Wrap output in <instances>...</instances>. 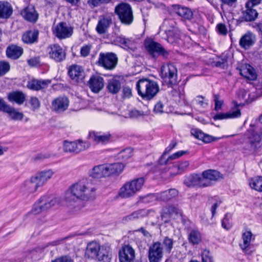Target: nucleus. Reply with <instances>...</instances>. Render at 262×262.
Listing matches in <instances>:
<instances>
[{
  "instance_id": "obj_1",
  "label": "nucleus",
  "mask_w": 262,
  "mask_h": 262,
  "mask_svg": "<svg viewBox=\"0 0 262 262\" xmlns=\"http://www.w3.org/2000/svg\"><path fill=\"white\" fill-rule=\"evenodd\" d=\"M96 189L86 179H82L71 185L64 193V200L69 205L81 201H89L95 197Z\"/></svg>"
},
{
  "instance_id": "obj_2",
  "label": "nucleus",
  "mask_w": 262,
  "mask_h": 262,
  "mask_svg": "<svg viewBox=\"0 0 262 262\" xmlns=\"http://www.w3.org/2000/svg\"><path fill=\"white\" fill-rule=\"evenodd\" d=\"M85 256L102 262H110L112 258L111 249L109 246H101L96 242H91L87 245Z\"/></svg>"
},
{
  "instance_id": "obj_3",
  "label": "nucleus",
  "mask_w": 262,
  "mask_h": 262,
  "mask_svg": "<svg viewBox=\"0 0 262 262\" xmlns=\"http://www.w3.org/2000/svg\"><path fill=\"white\" fill-rule=\"evenodd\" d=\"M145 180L143 178L135 179L126 182L120 188L118 195L122 199L133 197L142 189Z\"/></svg>"
},
{
  "instance_id": "obj_4",
  "label": "nucleus",
  "mask_w": 262,
  "mask_h": 262,
  "mask_svg": "<svg viewBox=\"0 0 262 262\" xmlns=\"http://www.w3.org/2000/svg\"><path fill=\"white\" fill-rule=\"evenodd\" d=\"M160 76L168 86L175 85L178 82L177 68L172 63H164L161 67Z\"/></svg>"
},
{
  "instance_id": "obj_5",
  "label": "nucleus",
  "mask_w": 262,
  "mask_h": 262,
  "mask_svg": "<svg viewBox=\"0 0 262 262\" xmlns=\"http://www.w3.org/2000/svg\"><path fill=\"white\" fill-rule=\"evenodd\" d=\"M115 12L122 24L129 25L133 21V11L129 4L122 3L118 5L115 7Z\"/></svg>"
},
{
  "instance_id": "obj_6",
  "label": "nucleus",
  "mask_w": 262,
  "mask_h": 262,
  "mask_svg": "<svg viewBox=\"0 0 262 262\" xmlns=\"http://www.w3.org/2000/svg\"><path fill=\"white\" fill-rule=\"evenodd\" d=\"M118 63V57L114 53H100L99 55L98 60L96 62L99 66H101L106 70H112L117 66Z\"/></svg>"
},
{
  "instance_id": "obj_7",
  "label": "nucleus",
  "mask_w": 262,
  "mask_h": 262,
  "mask_svg": "<svg viewBox=\"0 0 262 262\" xmlns=\"http://www.w3.org/2000/svg\"><path fill=\"white\" fill-rule=\"evenodd\" d=\"M242 239L243 243L239 244L240 248L245 254L251 255L254 251V248L251 242L254 240L255 236L250 230H245L243 232Z\"/></svg>"
},
{
  "instance_id": "obj_8",
  "label": "nucleus",
  "mask_w": 262,
  "mask_h": 262,
  "mask_svg": "<svg viewBox=\"0 0 262 262\" xmlns=\"http://www.w3.org/2000/svg\"><path fill=\"white\" fill-rule=\"evenodd\" d=\"M170 51L165 49L159 43L148 38V55L153 58L162 56L164 58H168Z\"/></svg>"
},
{
  "instance_id": "obj_9",
  "label": "nucleus",
  "mask_w": 262,
  "mask_h": 262,
  "mask_svg": "<svg viewBox=\"0 0 262 262\" xmlns=\"http://www.w3.org/2000/svg\"><path fill=\"white\" fill-rule=\"evenodd\" d=\"M53 33L59 39H66L71 37L73 33V29L65 22L58 24L53 29Z\"/></svg>"
},
{
  "instance_id": "obj_10",
  "label": "nucleus",
  "mask_w": 262,
  "mask_h": 262,
  "mask_svg": "<svg viewBox=\"0 0 262 262\" xmlns=\"http://www.w3.org/2000/svg\"><path fill=\"white\" fill-rule=\"evenodd\" d=\"M47 51L49 57L56 62H61L66 58L65 51L58 45H51Z\"/></svg>"
},
{
  "instance_id": "obj_11",
  "label": "nucleus",
  "mask_w": 262,
  "mask_h": 262,
  "mask_svg": "<svg viewBox=\"0 0 262 262\" xmlns=\"http://www.w3.org/2000/svg\"><path fill=\"white\" fill-rule=\"evenodd\" d=\"M259 3V0H250L246 3L247 10L243 12V18L245 20L253 21L257 18L258 13L254 7Z\"/></svg>"
},
{
  "instance_id": "obj_12",
  "label": "nucleus",
  "mask_w": 262,
  "mask_h": 262,
  "mask_svg": "<svg viewBox=\"0 0 262 262\" xmlns=\"http://www.w3.org/2000/svg\"><path fill=\"white\" fill-rule=\"evenodd\" d=\"M206 180L198 174H191L185 178L184 184L188 187H205L207 186Z\"/></svg>"
},
{
  "instance_id": "obj_13",
  "label": "nucleus",
  "mask_w": 262,
  "mask_h": 262,
  "mask_svg": "<svg viewBox=\"0 0 262 262\" xmlns=\"http://www.w3.org/2000/svg\"><path fill=\"white\" fill-rule=\"evenodd\" d=\"M135 258V252L129 245H124L119 251L120 262H134Z\"/></svg>"
},
{
  "instance_id": "obj_14",
  "label": "nucleus",
  "mask_w": 262,
  "mask_h": 262,
  "mask_svg": "<svg viewBox=\"0 0 262 262\" xmlns=\"http://www.w3.org/2000/svg\"><path fill=\"white\" fill-rule=\"evenodd\" d=\"M0 110L8 113L10 118L13 120L20 121L24 116L22 113L7 104L2 98L0 100Z\"/></svg>"
},
{
  "instance_id": "obj_15",
  "label": "nucleus",
  "mask_w": 262,
  "mask_h": 262,
  "mask_svg": "<svg viewBox=\"0 0 262 262\" xmlns=\"http://www.w3.org/2000/svg\"><path fill=\"white\" fill-rule=\"evenodd\" d=\"M162 255V248L160 243H155L150 247L148 251V259L150 262H160Z\"/></svg>"
},
{
  "instance_id": "obj_16",
  "label": "nucleus",
  "mask_w": 262,
  "mask_h": 262,
  "mask_svg": "<svg viewBox=\"0 0 262 262\" xmlns=\"http://www.w3.org/2000/svg\"><path fill=\"white\" fill-rule=\"evenodd\" d=\"M69 105V100L67 97L60 96L54 99L52 102V108L57 113L66 111Z\"/></svg>"
},
{
  "instance_id": "obj_17",
  "label": "nucleus",
  "mask_w": 262,
  "mask_h": 262,
  "mask_svg": "<svg viewBox=\"0 0 262 262\" xmlns=\"http://www.w3.org/2000/svg\"><path fill=\"white\" fill-rule=\"evenodd\" d=\"M54 174V172L52 169H47L39 171L33 177L37 185L40 187L43 186Z\"/></svg>"
},
{
  "instance_id": "obj_18",
  "label": "nucleus",
  "mask_w": 262,
  "mask_h": 262,
  "mask_svg": "<svg viewBox=\"0 0 262 262\" xmlns=\"http://www.w3.org/2000/svg\"><path fill=\"white\" fill-rule=\"evenodd\" d=\"M20 14L26 20L34 23L38 18V13L34 6L29 5L24 8L21 11Z\"/></svg>"
},
{
  "instance_id": "obj_19",
  "label": "nucleus",
  "mask_w": 262,
  "mask_h": 262,
  "mask_svg": "<svg viewBox=\"0 0 262 262\" xmlns=\"http://www.w3.org/2000/svg\"><path fill=\"white\" fill-rule=\"evenodd\" d=\"M173 12L180 16L184 20H190L193 18V13L189 8L179 5H174L172 6Z\"/></svg>"
},
{
  "instance_id": "obj_20",
  "label": "nucleus",
  "mask_w": 262,
  "mask_h": 262,
  "mask_svg": "<svg viewBox=\"0 0 262 262\" xmlns=\"http://www.w3.org/2000/svg\"><path fill=\"white\" fill-rule=\"evenodd\" d=\"M39 187L32 176L30 179L27 180L23 183L20 186V191L24 194L29 195L34 193Z\"/></svg>"
},
{
  "instance_id": "obj_21",
  "label": "nucleus",
  "mask_w": 262,
  "mask_h": 262,
  "mask_svg": "<svg viewBox=\"0 0 262 262\" xmlns=\"http://www.w3.org/2000/svg\"><path fill=\"white\" fill-rule=\"evenodd\" d=\"M89 85L93 92L98 93L104 87V79L101 76H93L89 81Z\"/></svg>"
},
{
  "instance_id": "obj_22",
  "label": "nucleus",
  "mask_w": 262,
  "mask_h": 262,
  "mask_svg": "<svg viewBox=\"0 0 262 262\" xmlns=\"http://www.w3.org/2000/svg\"><path fill=\"white\" fill-rule=\"evenodd\" d=\"M68 74L70 78L75 81H79L84 78V71L79 65L73 64L68 70Z\"/></svg>"
},
{
  "instance_id": "obj_23",
  "label": "nucleus",
  "mask_w": 262,
  "mask_h": 262,
  "mask_svg": "<svg viewBox=\"0 0 262 262\" xmlns=\"http://www.w3.org/2000/svg\"><path fill=\"white\" fill-rule=\"evenodd\" d=\"M256 40L255 35L250 32H248L241 38L239 40V46L241 48L247 50L252 46Z\"/></svg>"
},
{
  "instance_id": "obj_24",
  "label": "nucleus",
  "mask_w": 262,
  "mask_h": 262,
  "mask_svg": "<svg viewBox=\"0 0 262 262\" xmlns=\"http://www.w3.org/2000/svg\"><path fill=\"white\" fill-rule=\"evenodd\" d=\"M39 31L37 29L26 31L21 36L23 42L26 44H33L38 41Z\"/></svg>"
},
{
  "instance_id": "obj_25",
  "label": "nucleus",
  "mask_w": 262,
  "mask_h": 262,
  "mask_svg": "<svg viewBox=\"0 0 262 262\" xmlns=\"http://www.w3.org/2000/svg\"><path fill=\"white\" fill-rule=\"evenodd\" d=\"M241 75L249 80H255L257 77L255 70L250 64L243 65L240 69Z\"/></svg>"
},
{
  "instance_id": "obj_26",
  "label": "nucleus",
  "mask_w": 262,
  "mask_h": 262,
  "mask_svg": "<svg viewBox=\"0 0 262 262\" xmlns=\"http://www.w3.org/2000/svg\"><path fill=\"white\" fill-rule=\"evenodd\" d=\"M24 52L23 49L19 46L14 45L9 46L6 51V56L8 58L12 59H17L19 58Z\"/></svg>"
},
{
  "instance_id": "obj_27",
  "label": "nucleus",
  "mask_w": 262,
  "mask_h": 262,
  "mask_svg": "<svg viewBox=\"0 0 262 262\" xmlns=\"http://www.w3.org/2000/svg\"><path fill=\"white\" fill-rule=\"evenodd\" d=\"M249 143L253 151L260 148L262 146V132L252 133L249 137Z\"/></svg>"
},
{
  "instance_id": "obj_28",
  "label": "nucleus",
  "mask_w": 262,
  "mask_h": 262,
  "mask_svg": "<svg viewBox=\"0 0 262 262\" xmlns=\"http://www.w3.org/2000/svg\"><path fill=\"white\" fill-rule=\"evenodd\" d=\"M50 83V80L32 79L28 82L27 87L30 90L39 91L47 88Z\"/></svg>"
},
{
  "instance_id": "obj_29",
  "label": "nucleus",
  "mask_w": 262,
  "mask_h": 262,
  "mask_svg": "<svg viewBox=\"0 0 262 262\" xmlns=\"http://www.w3.org/2000/svg\"><path fill=\"white\" fill-rule=\"evenodd\" d=\"M112 23V18L110 16H104L98 21L96 30L99 34L106 32Z\"/></svg>"
},
{
  "instance_id": "obj_30",
  "label": "nucleus",
  "mask_w": 262,
  "mask_h": 262,
  "mask_svg": "<svg viewBox=\"0 0 262 262\" xmlns=\"http://www.w3.org/2000/svg\"><path fill=\"white\" fill-rule=\"evenodd\" d=\"M89 137L97 144H105L110 140L111 135L102 134L99 132H91L89 133Z\"/></svg>"
},
{
  "instance_id": "obj_31",
  "label": "nucleus",
  "mask_w": 262,
  "mask_h": 262,
  "mask_svg": "<svg viewBox=\"0 0 262 262\" xmlns=\"http://www.w3.org/2000/svg\"><path fill=\"white\" fill-rule=\"evenodd\" d=\"M39 203L42 204L46 211L59 202V199L53 195L42 196L39 199Z\"/></svg>"
},
{
  "instance_id": "obj_32",
  "label": "nucleus",
  "mask_w": 262,
  "mask_h": 262,
  "mask_svg": "<svg viewBox=\"0 0 262 262\" xmlns=\"http://www.w3.org/2000/svg\"><path fill=\"white\" fill-rule=\"evenodd\" d=\"M89 175L90 177L95 179L107 177L105 165L102 164L95 166L89 171Z\"/></svg>"
},
{
  "instance_id": "obj_33",
  "label": "nucleus",
  "mask_w": 262,
  "mask_h": 262,
  "mask_svg": "<svg viewBox=\"0 0 262 262\" xmlns=\"http://www.w3.org/2000/svg\"><path fill=\"white\" fill-rule=\"evenodd\" d=\"M105 165L107 176L112 174H119L123 171L124 168V165L121 163H115Z\"/></svg>"
},
{
  "instance_id": "obj_34",
  "label": "nucleus",
  "mask_w": 262,
  "mask_h": 262,
  "mask_svg": "<svg viewBox=\"0 0 262 262\" xmlns=\"http://www.w3.org/2000/svg\"><path fill=\"white\" fill-rule=\"evenodd\" d=\"M13 9L11 4L6 1H0V18H8L12 14Z\"/></svg>"
},
{
  "instance_id": "obj_35",
  "label": "nucleus",
  "mask_w": 262,
  "mask_h": 262,
  "mask_svg": "<svg viewBox=\"0 0 262 262\" xmlns=\"http://www.w3.org/2000/svg\"><path fill=\"white\" fill-rule=\"evenodd\" d=\"M8 99L10 102H14L21 105L26 100V95L21 91H14L8 94Z\"/></svg>"
},
{
  "instance_id": "obj_36",
  "label": "nucleus",
  "mask_w": 262,
  "mask_h": 262,
  "mask_svg": "<svg viewBox=\"0 0 262 262\" xmlns=\"http://www.w3.org/2000/svg\"><path fill=\"white\" fill-rule=\"evenodd\" d=\"M191 134L195 138L205 143H210L214 140V138L212 136L204 133L202 130L199 129H192L191 130Z\"/></svg>"
},
{
  "instance_id": "obj_37",
  "label": "nucleus",
  "mask_w": 262,
  "mask_h": 262,
  "mask_svg": "<svg viewBox=\"0 0 262 262\" xmlns=\"http://www.w3.org/2000/svg\"><path fill=\"white\" fill-rule=\"evenodd\" d=\"M121 82L116 78H112L108 80L106 89L107 91L112 94H117L121 89Z\"/></svg>"
},
{
  "instance_id": "obj_38",
  "label": "nucleus",
  "mask_w": 262,
  "mask_h": 262,
  "mask_svg": "<svg viewBox=\"0 0 262 262\" xmlns=\"http://www.w3.org/2000/svg\"><path fill=\"white\" fill-rule=\"evenodd\" d=\"M138 94L143 99L147 98V78L140 79L136 85Z\"/></svg>"
},
{
  "instance_id": "obj_39",
  "label": "nucleus",
  "mask_w": 262,
  "mask_h": 262,
  "mask_svg": "<svg viewBox=\"0 0 262 262\" xmlns=\"http://www.w3.org/2000/svg\"><path fill=\"white\" fill-rule=\"evenodd\" d=\"M221 177L220 173L215 170H207L203 172L202 178L206 180L207 186L210 185V182L208 180L216 181Z\"/></svg>"
},
{
  "instance_id": "obj_40",
  "label": "nucleus",
  "mask_w": 262,
  "mask_h": 262,
  "mask_svg": "<svg viewBox=\"0 0 262 262\" xmlns=\"http://www.w3.org/2000/svg\"><path fill=\"white\" fill-rule=\"evenodd\" d=\"M241 115V112L237 109L226 113H219L213 117L214 120L227 119L229 118H235L240 117Z\"/></svg>"
},
{
  "instance_id": "obj_41",
  "label": "nucleus",
  "mask_w": 262,
  "mask_h": 262,
  "mask_svg": "<svg viewBox=\"0 0 262 262\" xmlns=\"http://www.w3.org/2000/svg\"><path fill=\"white\" fill-rule=\"evenodd\" d=\"M167 33V40L168 42L173 43L179 39L180 37V31L177 28H172L171 30L165 31Z\"/></svg>"
},
{
  "instance_id": "obj_42",
  "label": "nucleus",
  "mask_w": 262,
  "mask_h": 262,
  "mask_svg": "<svg viewBox=\"0 0 262 262\" xmlns=\"http://www.w3.org/2000/svg\"><path fill=\"white\" fill-rule=\"evenodd\" d=\"M189 242L193 245H198L202 241V235L198 230H192L188 235Z\"/></svg>"
},
{
  "instance_id": "obj_43",
  "label": "nucleus",
  "mask_w": 262,
  "mask_h": 262,
  "mask_svg": "<svg viewBox=\"0 0 262 262\" xmlns=\"http://www.w3.org/2000/svg\"><path fill=\"white\" fill-rule=\"evenodd\" d=\"M160 89L158 83L148 79V100L152 99L159 92Z\"/></svg>"
},
{
  "instance_id": "obj_44",
  "label": "nucleus",
  "mask_w": 262,
  "mask_h": 262,
  "mask_svg": "<svg viewBox=\"0 0 262 262\" xmlns=\"http://www.w3.org/2000/svg\"><path fill=\"white\" fill-rule=\"evenodd\" d=\"M250 187L258 191H262V177H257L249 180Z\"/></svg>"
},
{
  "instance_id": "obj_45",
  "label": "nucleus",
  "mask_w": 262,
  "mask_h": 262,
  "mask_svg": "<svg viewBox=\"0 0 262 262\" xmlns=\"http://www.w3.org/2000/svg\"><path fill=\"white\" fill-rule=\"evenodd\" d=\"M178 194V191L176 189H170L160 193V199L163 201H167L176 197Z\"/></svg>"
},
{
  "instance_id": "obj_46",
  "label": "nucleus",
  "mask_w": 262,
  "mask_h": 262,
  "mask_svg": "<svg viewBox=\"0 0 262 262\" xmlns=\"http://www.w3.org/2000/svg\"><path fill=\"white\" fill-rule=\"evenodd\" d=\"M170 95L175 99V100H183L185 101V96L183 87H179L178 89H173L170 92Z\"/></svg>"
},
{
  "instance_id": "obj_47",
  "label": "nucleus",
  "mask_w": 262,
  "mask_h": 262,
  "mask_svg": "<svg viewBox=\"0 0 262 262\" xmlns=\"http://www.w3.org/2000/svg\"><path fill=\"white\" fill-rule=\"evenodd\" d=\"M115 41L122 45L125 49L131 48L133 44V41L122 36L116 37Z\"/></svg>"
},
{
  "instance_id": "obj_48",
  "label": "nucleus",
  "mask_w": 262,
  "mask_h": 262,
  "mask_svg": "<svg viewBox=\"0 0 262 262\" xmlns=\"http://www.w3.org/2000/svg\"><path fill=\"white\" fill-rule=\"evenodd\" d=\"M189 164V162L187 161L179 162L177 164H174L172 166V168L177 169V171L176 172H173V175L175 176L177 174H180L184 172L188 167Z\"/></svg>"
},
{
  "instance_id": "obj_49",
  "label": "nucleus",
  "mask_w": 262,
  "mask_h": 262,
  "mask_svg": "<svg viewBox=\"0 0 262 262\" xmlns=\"http://www.w3.org/2000/svg\"><path fill=\"white\" fill-rule=\"evenodd\" d=\"M76 145V153H79L82 151H83L90 147V143L86 141H83L82 140H78L75 141Z\"/></svg>"
},
{
  "instance_id": "obj_50",
  "label": "nucleus",
  "mask_w": 262,
  "mask_h": 262,
  "mask_svg": "<svg viewBox=\"0 0 262 262\" xmlns=\"http://www.w3.org/2000/svg\"><path fill=\"white\" fill-rule=\"evenodd\" d=\"M193 102L202 108H205L208 105V100L202 95L196 96L193 99Z\"/></svg>"
},
{
  "instance_id": "obj_51",
  "label": "nucleus",
  "mask_w": 262,
  "mask_h": 262,
  "mask_svg": "<svg viewBox=\"0 0 262 262\" xmlns=\"http://www.w3.org/2000/svg\"><path fill=\"white\" fill-rule=\"evenodd\" d=\"M75 145V141L69 142L65 141L63 143V148L65 152L76 153Z\"/></svg>"
},
{
  "instance_id": "obj_52",
  "label": "nucleus",
  "mask_w": 262,
  "mask_h": 262,
  "mask_svg": "<svg viewBox=\"0 0 262 262\" xmlns=\"http://www.w3.org/2000/svg\"><path fill=\"white\" fill-rule=\"evenodd\" d=\"M10 70V65L8 61L0 60V77L5 75Z\"/></svg>"
},
{
  "instance_id": "obj_53",
  "label": "nucleus",
  "mask_w": 262,
  "mask_h": 262,
  "mask_svg": "<svg viewBox=\"0 0 262 262\" xmlns=\"http://www.w3.org/2000/svg\"><path fill=\"white\" fill-rule=\"evenodd\" d=\"M31 106V108L33 111H35L39 108L40 102L38 99L36 97H31L28 101Z\"/></svg>"
},
{
  "instance_id": "obj_54",
  "label": "nucleus",
  "mask_w": 262,
  "mask_h": 262,
  "mask_svg": "<svg viewBox=\"0 0 262 262\" xmlns=\"http://www.w3.org/2000/svg\"><path fill=\"white\" fill-rule=\"evenodd\" d=\"M45 211L46 210L44 209L42 204L39 203V201L38 200L33 205L31 212L34 214H38Z\"/></svg>"
},
{
  "instance_id": "obj_55",
  "label": "nucleus",
  "mask_w": 262,
  "mask_h": 262,
  "mask_svg": "<svg viewBox=\"0 0 262 262\" xmlns=\"http://www.w3.org/2000/svg\"><path fill=\"white\" fill-rule=\"evenodd\" d=\"M201 256L202 262H213L212 256L209 250H204Z\"/></svg>"
},
{
  "instance_id": "obj_56",
  "label": "nucleus",
  "mask_w": 262,
  "mask_h": 262,
  "mask_svg": "<svg viewBox=\"0 0 262 262\" xmlns=\"http://www.w3.org/2000/svg\"><path fill=\"white\" fill-rule=\"evenodd\" d=\"M163 244L166 249V250L170 252L173 248V239L169 238L168 237H165L163 241Z\"/></svg>"
},
{
  "instance_id": "obj_57",
  "label": "nucleus",
  "mask_w": 262,
  "mask_h": 262,
  "mask_svg": "<svg viewBox=\"0 0 262 262\" xmlns=\"http://www.w3.org/2000/svg\"><path fill=\"white\" fill-rule=\"evenodd\" d=\"M111 0H87L88 4L91 7H96L101 4L108 3Z\"/></svg>"
},
{
  "instance_id": "obj_58",
  "label": "nucleus",
  "mask_w": 262,
  "mask_h": 262,
  "mask_svg": "<svg viewBox=\"0 0 262 262\" xmlns=\"http://www.w3.org/2000/svg\"><path fill=\"white\" fill-rule=\"evenodd\" d=\"M216 30L217 32L222 35H226L227 33V29L225 24L220 23L217 25L216 27Z\"/></svg>"
},
{
  "instance_id": "obj_59",
  "label": "nucleus",
  "mask_w": 262,
  "mask_h": 262,
  "mask_svg": "<svg viewBox=\"0 0 262 262\" xmlns=\"http://www.w3.org/2000/svg\"><path fill=\"white\" fill-rule=\"evenodd\" d=\"M133 151L130 148H126L121 151L120 154V157H121L123 159H127L132 156Z\"/></svg>"
},
{
  "instance_id": "obj_60",
  "label": "nucleus",
  "mask_w": 262,
  "mask_h": 262,
  "mask_svg": "<svg viewBox=\"0 0 262 262\" xmlns=\"http://www.w3.org/2000/svg\"><path fill=\"white\" fill-rule=\"evenodd\" d=\"M135 220H137V216L135 214V212L134 211L132 213L123 217L122 219V222L125 224L128 222L133 221Z\"/></svg>"
},
{
  "instance_id": "obj_61",
  "label": "nucleus",
  "mask_w": 262,
  "mask_h": 262,
  "mask_svg": "<svg viewBox=\"0 0 262 262\" xmlns=\"http://www.w3.org/2000/svg\"><path fill=\"white\" fill-rule=\"evenodd\" d=\"M222 226L223 228L226 230H229L231 228V225L229 222V218L228 217V214H226L224 219H223L222 222Z\"/></svg>"
},
{
  "instance_id": "obj_62",
  "label": "nucleus",
  "mask_w": 262,
  "mask_h": 262,
  "mask_svg": "<svg viewBox=\"0 0 262 262\" xmlns=\"http://www.w3.org/2000/svg\"><path fill=\"white\" fill-rule=\"evenodd\" d=\"M92 46L90 45L83 46L80 50L81 55L86 57L90 53Z\"/></svg>"
},
{
  "instance_id": "obj_63",
  "label": "nucleus",
  "mask_w": 262,
  "mask_h": 262,
  "mask_svg": "<svg viewBox=\"0 0 262 262\" xmlns=\"http://www.w3.org/2000/svg\"><path fill=\"white\" fill-rule=\"evenodd\" d=\"M27 62L30 66L36 67L40 63L39 57H34L27 60Z\"/></svg>"
},
{
  "instance_id": "obj_64",
  "label": "nucleus",
  "mask_w": 262,
  "mask_h": 262,
  "mask_svg": "<svg viewBox=\"0 0 262 262\" xmlns=\"http://www.w3.org/2000/svg\"><path fill=\"white\" fill-rule=\"evenodd\" d=\"M52 262H73V260L69 256H64L56 258L53 260Z\"/></svg>"
}]
</instances>
